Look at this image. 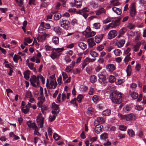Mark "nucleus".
<instances>
[{
  "label": "nucleus",
  "instance_id": "8fccbe9b",
  "mask_svg": "<svg viewBox=\"0 0 146 146\" xmlns=\"http://www.w3.org/2000/svg\"><path fill=\"white\" fill-rule=\"evenodd\" d=\"M96 59V58L91 59L87 57L84 60H85V61L86 62H93Z\"/></svg>",
  "mask_w": 146,
  "mask_h": 146
},
{
  "label": "nucleus",
  "instance_id": "393cba45",
  "mask_svg": "<svg viewBox=\"0 0 146 146\" xmlns=\"http://www.w3.org/2000/svg\"><path fill=\"white\" fill-rule=\"evenodd\" d=\"M96 14L97 15H99L106 12L105 10L103 8H99L98 10L95 11Z\"/></svg>",
  "mask_w": 146,
  "mask_h": 146
},
{
  "label": "nucleus",
  "instance_id": "f3484780",
  "mask_svg": "<svg viewBox=\"0 0 146 146\" xmlns=\"http://www.w3.org/2000/svg\"><path fill=\"white\" fill-rule=\"evenodd\" d=\"M74 3H70L72 6H74V5L78 8H80L82 5V0H74Z\"/></svg>",
  "mask_w": 146,
  "mask_h": 146
},
{
  "label": "nucleus",
  "instance_id": "6ab92c4d",
  "mask_svg": "<svg viewBox=\"0 0 146 146\" xmlns=\"http://www.w3.org/2000/svg\"><path fill=\"white\" fill-rule=\"evenodd\" d=\"M104 35L103 34L98 35L95 37V40L97 43H99L103 38Z\"/></svg>",
  "mask_w": 146,
  "mask_h": 146
},
{
  "label": "nucleus",
  "instance_id": "09e8293b",
  "mask_svg": "<svg viewBox=\"0 0 146 146\" xmlns=\"http://www.w3.org/2000/svg\"><path fill=\"white\" fill-rule=\"evenodd\" d=\"M119 129L122 131H125L127 129V127L123 125H121L119 126Z\"/></svg>",
  "mask_w": 146,
  "mask_h": 146
},
{
  "label": "nucleus",
  "instance_id": "5fc2aeb1",
  "mask_svg": "<svg viewBox=\"0 0 146 146\" xmlns=\"http://www.w3.org/2000/svg\"><path fill=\"white\" fill-rule=\"evenodd\" d=\"M53 137L56 141H58L60 139V137L56 133L53 134Z\"/></svg>",
  "mask_w": 146,
  "mask_h": 146
},
{
  "label": "nucleus",
  "instance_id": "774afa93",
  "mask_svg": "<svg viewBox=\"0 0 146 146\" xmlns=\"http://www.w3.org/2000/svg\"><path fill=\"white\" fill-rule=\"evenodd\" d=\"M66 63L70 62L71 61V60L68 56H66L64 58Z\"/></svg>",
  "mask_w": 146,
  "mask_h": 146
},
{
  "label": "nucleus",
  "instance_id": "b1692460",
  "mask_svg": "<svg viewBox=\"0 0 146 146\" xmlns=\"http://www.w3.org/2000/svg\"><path fill=\"white\" fill-rule=\"evenodd\" d=\"M47 36V35L46 34L39 35L38 37L37 38V40L38 42H40L44 41Z\"/></svg>",
  "mask_w": 146,
  "mask_h": 146
},
{
  "label": "nucleus",
  "instance_id": "a878e982",
  "mask_svg": "<svg viewBox=\"0 0 146 146\" xmlns=\"http://www.w3.org/2000/svg\"><path fill=\"white\" fill-rule=\"evenodd\" d=\"M87 42L88 44L89 47L90 48L93 47L96 44L94 42V39L92 38L88 39Z\"/></svg>",
  "mask_w": 146,
  "mask_h": 146
},
{
  "label": "nucleus",
  "instance_id": "72a5a7b5",
  "mask_svg": "<svg viewBox=\"0 0 146 146\" xmlns=\"http://www.w3.org/2000/svg\"><path fill=\"white\" fill-rule=\"evenodd\" d=\"M111 114V111L110 110H107L103 111L102 113L103 115L107 116L110 115Z\"/></svg>",
  "mask_w": 146,
  "mask_h": 146
},
{
  "label": "nucleus",
  "instance_id": "423d86ee",
  "mask_svg": "<svg viewBox=\"0 0 146 146\" xmlns=\"http://www.w3.org/2000/svg\"><path fill=\"white\" fill-rule=\"evenodd\" d=\"M117 34V31L114 30L110 31L108 35V38L109 39H111L116 36Z\"/></svg>",
  "mask_w": 146,
  "mask_h": 146
},
{
  "label": "nucleus",
  "instance_id": "6e6552de",
  "mask_svg": "<svg viewBox=\"0 0 146 146\" xmlns=\"http://www.w3.org/2000/svg\"><path fill=\"white\" fill-rule=\"evenodd\" d=\"M121 19L120 17H119L117 18V19L115 20L111 23L109 24L110 26V27L113 28L118 25L119 24V22L121 20Z\"/></svg>",
  "mask_w": 146,
  "mask_h": 146
},
{
  "label": "nucleus",
  "instance_id": "052dcab7",
  "mask_svg": "<svg viewBox=\"0 0 146 146\" xmlns=\"http://www.w3.org/2000/svg\"><path fill=\"white\" fill-rule=\"evenodd\" d=\"M53 114L52 115V117L51 116H50L49 117V119L50 121H52L54 120L56 118V116L57 115V114L52 113Z\"/></svg>",
  "mask_w": 146,
  "mask_h": 146
},
{
  "label": "nucleus",
  "instance_id": "4c0bfd02",
  "mask_svg": "<svg viewBox=\"0 0 146 146\" xmlns=\"http://www.w3.org/2000/svg\"><path fill=\"white\" fill-rule=\"evenodd\" d=\"M97 81L96 77L95 75H92L90 78V81L92 83H94Z\"/></svg>",
  "mask_w": 146,
  "mask_h": 146
},
{
  "label": "nucleus",
  "instance_id": "4468645a",
  "mask_svg": "<svg viewBox=\"0 0 146 146\" xmlns=\"http://www.w3.org/2000/svg\"><path fill=\"white\" fill-rule=\"evenodd\" d=\"M31 105V103H28V104L25 107L21 108L22 112L24 113L27 114L29 111V108Z\"/></svg>",
  "mask_w": 146,
  "mask_h": 146
},
{
  "label": "nucleus",
  "instance_id": "2f4dec72",
  "mask_svg": "<svg viewBox=\"0 0 146 146\" xmlns=\"http://www.w3.org/2000/svg\"><path fill=\"white\" fill-rule=\"evenodd\" d=\"M34 65V64L33 63L31 62L28 63V66L30 69L31 70H33L34 72H36V69L33 67Z\"/></svg>",
  "mask_w": 146,
  "mask_h": 146
},
{
  "label": "nucleus",
  "instance_id": "bf43d9fd",
  "mask_svg": "<svg viewBox=\"0 0 146 146\" xmlns=\"http://www.w3.org/2000/svg\"><path fill=\"white\" fill-rule=\"evenodd\" d=\"M90 54L93 57H96L98 56V53L94 51L90 52Z\"/></svg>",
  "mask_w": 146,
  "mask_h": 146
},
{
  "label": "nucleus",
  "instance_id": "2eb2a0df",
  "mask_svg": "<svg viewBox=\"0 0 146 146\" xmlns=\"http://www.w3.org/2000/svg\"><path fill=\"white\" fill-rule=\"evenodd\" d=\"M44 118L41 116H40L37 117L36 120L38 125L40 128L42 127L44 123Z\"/></svg>",
  "mask_w": 146,
  "mask_h": 146
},
{
  "label": "nucleus",
  "instance_id": "de8ad7c7",
  "mask_svg": "<svg viewBox=\"0 0 146 146\" xmlns=\"http://www.w3.org/2000/svg\"><path fill=\"white\" fill-rule=\"evenodd\" d=\"M25 97L28 98H31L32 97L33 95L31 92L27 91L26 93Z\"/></svg>",
  "mask_w": 146,
  "mask_h": 146
},
{
  "label": "nucleus",
  "instance_id": "7ed1b4c3",
  "mask_svg": "<svg viewBox=\"0 0 146 146\" xmlns=\"http://www.w3.org/2000/svg\"><path fill=\"white\" fill-rule=\"evenodd\" d=\"M39 78L38 76L37 77L33 75L31 77L30 81L32 85L35 87L39 86Z\"/></svg>",
  "mask_w": 146,
  "mask_h": 146
},
{
  "label": "nucleus",
  "instance_id": "4d7b16f0",
  "mask_svg": "<svg viewBox=\"0 0 146 146\" xmlns=\"http://www.w3.org/2000/svg\"><path fill=\"white\" fill-rule=\"evenodd\" d=\"M45 48L46 49V50L48 52V53H49L50 52V51H52V50L53 48H52V47L48 45H46L45 46Z\"/></svg>",
  "mask_w": 146,
  "mask_h": 146
},
{
  "label": "nucleus",
  "instance_id": "338daca9",
  "mask_svg": "<svg viewBox=\"0 0 146 146\" xmlns=\"http://www.w3.org/2000/svg\"><path fill=\"white\" fill-rule=\"evenodd\" d=\"M80 69L77 68L73 70V73L74 74H79L80 73Z\"/></svg>",
  "mask_w": 146,
  "mask_h": 146
},
{
  "label": "nucleus",
  "instance_id": "39448f33",
  "mask_svg": "<svg viewBox=\"0 0 146 146\" xmlns=\"http://www.w3.org/2000/svg\"><path fill=\"white\" fill-rule=\"evenodd\" d=\"M60 25L62 27L66 30L68 29L70 24L69 21L62 19L60 20Z\"/></svg>",
  "mask_w": 146,
  "mask_h": 146
},
{
  "label": "nucleus",
  "instance_id": "c756f323",
  "mask_svg": "<svg viewBox=\"0 0 146 146\" xmlns=\"http://www.w3.org/2000/svg\"><path fill=\"white\" fill-rule=\"evenodd\" d=\"M78 45L79 47L83 50L86 49L87 47V45L83 42H79Z\"/></svg>",
  "mask_w": 146,
  "mask_h": 146
},
{
  "label": "nucleus",
  "instance_id": "49530a36",
  "mask_svg": "<svg viewBox=\"0 0 146 146\" xmlns=\"http://www.w3.org/2000/svg\"><path fill=\"white\" fill-rule=\"evenodd\" d=\"M141 45V43H137L134 46V51L135 52L137 51L139 49Z\"/></svg>",
  "mask_w": 146,
  "mask_h": 146
},
{
  "label": "nucleus",
  "instance_id": "f257e3e1",
  "mask_svg": "<svg viewBox=\"0 0 146 146\" xmlns=\"http://www.w3.org/2000/svg\"><path fill=\"white\" fill-rule=\"evenodd\" d=\"M110 98L114 103L120 104L122 102V94L117 91H114L110 94Z\"/></svg>",
  "mask_w": 146,
  "mask_h": 146
},
{
  "label": "nucleus",
  "instance_id": "c9c22d12",
  "mask_svg": "<svg viewBox=\"0 0 146 146\" xmlns=\"http://www.w3.org/2000/svg\"><path fill=\"white\" fill-rule=\"evenodd\" d=\"M108 138V134L106 133H104L101 135L100 138L103 140H106Z\"/></svg>",
  "mask_w": 146,
  "mask_h": 146
},
{
  "label": "nucleus",
  "instance_id": "9d476101",
  "mask_svg": "<svg viewBox=\"0 0 146 146\" xmlns=\"http://www.w3.org/2000/svg\"><path fill=\"white\" fill-rule=\"evenodd\" d=\"M44 22H41L40 25L38 30V32L40 34H45L46 32V29L44 28Z\"/></svg>",
  "mask_w": 146,
  "mask_h": 146
},
{
  "label": "nucleus",
  "instance_id": "9b49d317",
  "mask_svg": "<svg viewBox=\"0 0 146 146\" xmlns=\"http://www.w3.org/2000/svg\"><path fill=\"white\" fill-rule=\"evenodd\" d=\"M106 68L109 72H112L115 69V67L113 64H109L106 66Z\"/></svg>",
  "mask_w": 146,
  "mask_h": 146
},
{
  "label": "nucleus",
  "instance_id": "79ce46f5",
  "mask_svg": "<svg viewBox=\"0 0 146 146\" xmlns=\"http://www.w3.org/2000/svg\"><path fill=\"white\" fill-rule=\"evenodd\" d=\"M113 52L115 54L116 56H120V54L121 53V50L118 49H115Z\"/></svg>",
  "mask_w": 146,
  "mask_h": 146
},
{
  "label": "nucleus",
  "instance_id": "c03bdc74",
  "mask_svg": "<svg viewBox=\"0 0 146 146\" xmlns=\"http://www.w3.org/2000/svg\"><path fill=\"white\" fill-rule=\"evenodd\" d=\"M20 58H21V56H20L15 54L13 58V60L15 62L17 63L18 60Z\"/></svg>",
  "mask_w": 146,
  "mask_h": 146
},
{
  "label": "nucleus",
  "instance_id": "37998d69",
  "mask_svg": "<svg viewBox=\"0 0 146 146\" xmlns=\"http://www.w3.org/2000/svg\"><path fill=\"white\" fill-rule=\"evenodd\" d=\"M76 99L75 98H74L70 101V103L71 104H72L74 106L77 107L78 105L76 103Z\"/></svg>",
  "mask_w": 146,
  "mask_h": 146
},
{
  "label": "nucleus",
  "instance_id": "0e129e2a",
  "mask_svg": "<svg viewBox=\"0 0 146 146\" xmlns=\"http://www.w3.org/2000/svg\"><path fill=\"white\" fill-rule=\"evenodd\" d=\"M83 98V96L81 95H79L77 97V101L79 102L80 103L81 101L82 100Z\"/></svg>",
  "mask_w": 146,
  "mask_h": 146
},
{
  "label": "nucleus",
  "instance_id": "a211bd4d",
  "mask_svg": "<svg viewBox=\"0 0 146 146\" xmlns=\"http://www.w3.org/2000/svg\"><path fill=\"white\" fill-rule=\"evenodd\" d=\"M131 107L130 105H126L123 108L122 111L123 113H127L131 110Z\"/></svg>",
  "mask_w": 146,
  "mask_h": 146
},
{
  "label": "nucleus",
  "instance_id": "ea45409f",
  "mask_svg": "<svg viewBox=\"0 0 146 146\" xmlns=\"http://www.w3.org/2000/svg\"><path fill=\"white\" fill-rule=\"evenodd\" d=\"M127 132L129 136L133 137L134 136L135 133L134 131L132 129H128Z\"/></svg>",
  "mask_w": 146,
  "mask_h": 146
},
{
  "label": "nucleus",
  "instance_id": "c85d7f7f",
  "mask_svg": "<svg viewBox=\"0 0 146 146\" xmlns=\"http://www.w3.org/2000/svg\"><path fill=\"white\" fill-rule=\"evenodd\" d=\"M96 34V32L94 31L91 32L88 31L85 34V36L87 38L91 37L94 36Z\"/></svg>",
  "mask_w": 146,
  "mask_h": 146
},
{
  "label": "nucleus",
  "instance_id": "dca6fc26",
  "mask_svg": "<svg viewBox=\"0 0 146 146\" xmlns=\"http://www.w3.org/2000/svg\"><path fill=\"white\" fill-rule=\"evenodd\" d=\"M26 123L29 128H32L33 130L38 129L37 126L34 122L32 123L31 121H27Z\"/></svg>",
  "mask_w": 146,
  "mask_h": 146
},
{
  "label": "nucleus",
  "instance_id": "a18cd8bd",
  "mask_svg": "<svg viewBox=\"0 0 146 146\" xmlns=\"http://www.w3.org/2000/svg\"><path fill=\"white\" fill-rule=\"evenodd\" d=\"M54 31L58 35H60L61 34V31L60 28L58 27H55L54 29Z\"/></svg>",
  "mask_w": 146,
  "mask_h": 146
},
{
  "label": "nucleus",
  "instance_id": "f8f14e48",
  "mask_svg": "<svg viewBox=\"0 0 146 146\" xmlns=\"http://www.w3.org/2000/svg\"><path fill=\"white\" fill-rule=\"evenodd\" d=\"M57 85V83L55 79H52L51 80L49 84L48 87L50 89H54Z\"/></svg>",
  "mask_w": 146,
  "mask_h": 146
},
{
  "label": "nucleus",
  "instance_id": "cd10ccee",
  "mask_svg": "<svg viewBox=\"0 0 146 146\" xmlns=\"http://www.w3.org/2000/svg\"><path fill=\"white\" fill-rule=\"evenodd\" d=\"M112 9L113 11L117 15H120L121 14V9L119 8L115 7H113L112 8Z\"/></svg>",
  "mask_w": 146,
  "mask_h": 146
},
{
  "label": "nucleus",
  "instance_id": "0eeeda50",
  "mask_svg": "<svg viewBox=\"0 0 146 146\" xmlns=\"http://www.w3.org/2000/svg\"><path fill=\"white\" fill-rule=\"evenodd\" d=\"M52 113L58 114L60 111L59 105L56 104L54 103L52 104Z\"/></svg>",
  "mask_w": 146,
  "mask_h": 146
},
{
  "label": "nucleus",
  "instance_id": "412c9836",
  "mask_svg": "<svg viewBox=\"0 0 146 146\" xmlns=\"http://www.w3.org/2000/svg\"><path fill=\"white\" fill-rule=\"evenodd\" d=\"M105 121L104 120L103 118L102 117H98L97 118V119L95 120L94 122V125L98 124V123H104Z\"/></svg>",
  "mask_w": 146,
  "mask_h": 146
},
{
  "label": "nucleus",
  "instance_id": "864d4df0",
  "mask_svg": "<svg viewBox=\"0 0 146 146\" xmlns=\"http://www.w3.org/2000/svg\"><path fill=\"white\" fill-rule=\"evenodd\" d=\"M101 25L100 23H94L93 25V26L94 28L97 29L99 28L100 27Z\"/></svg>",
  "mask_w": 146,
  "mask_h": 146
},
{
  "label": "nucleus",
  "instance_id": "473e14b6",
  "mask_svg": "<svg viewBox=\"0 0 146 146\" xmlns=\"http://www.w3.org/2000/svg\"><path fill=\"white\" fill-rule=\"evenodd\" d=\"M61 17V15L59 13H55L54 17V19L56 20H59Z\"/></svg>",
  "mask_w": 146,
  "mask_h": 146
},
{
  "label": "nucleus",
  "instance_id": "1a4fd4ad",
  "mask_svg": "<svg viewBox=\"0 0 146 146\" xmlns=\"http://www.w3.org/2000/svg\"><path fill=\"white\" fill-rule=\"evenodd\" d=\"M95 125H96V126L94 130L95 132L97 134L100 133V132L102 131L103 130V127L102 125L96 124Z\"/></svg>",
  "mask_w": 146,
  "mask_h": 146
},
{
  "label": "nucleus",
  "instance_id": "680f3d73",
  "mask_svg": "<svg viewBox=\"0 0 146 146\" xmlns=\"http://www.w3.org/2000/svg\"><path fill=\"white\" fill-rule=\"evenodd\" d=\"M131 59V57L129 56V55H127L124 59V62L125 63H127Z\"/></svg>",
  "mask_w": 146,
  "mask_h": 146
},
{
  "label": "nucleus",
  "instance_id": "13d9d810",
  "mask_svg": "<svg viewBox=\"0 0 146 146\" xmlns=\"http://www.w3.org/2000/svg\"><path fill=\"white\" fill-rule=\"evenodd\" d=\"M89 9L87 7H86L83 9L79 10L78 12H83V13H86L87 12H89Z\"/></svg>",
  "mask_w": 146,
  "mask_h": 146
},
{
  "label": "nucleus",
  "instance_id": "5701e85b",
  "mask_svg": "<svg viewBox=\"0 0 146 146\" xmlns=\"http://www.w3.org/2000/svg\"><path fill=\"white\" fill-rule=\"evenodd\" d=\"M45 99V97L43 96L38 98V101L37 103V104L38 107H40L42 105V104L44 101Z\"/></svg>",
  "mask_w": 146,
  "mask_h": 146
},
{
  "label": "nucleus",
  "instance_id": "f03ea898",
  "mask_svg": "<svg viewBox=\"0 0 146 146\" xmlns=\"http://www.w3.org/2000/svg\"><path fill=\"white\" fill-rule=\"evenodd\" d=\"M64 50V48H63L53 49L52 50L51 54L50 55L51 57L53 59L58 58L60 55V54L59 53L61 52Z\"/></svg>",
  "mask_w": 146,
  "mask_h": 146
},
{
  "label": "nucleus",
  "instance_id": "58836bf2",
  "mask_svg": "<svg viewBox=\"0 0 146 146\" xmlns=\"http://www.w3.org/2000/svg\"><path fill=\"white\" fill-rule=\"evenodd\" d=\"M115 78L114 76L110 75L109 77L108 80L110 82L113 83L115 81Z\"/></svg>",
  "mask_w": 146,
  "mask_h": 146
},
{
  "label": "nucleus",
  "instance_id": "bb28decb",
  "mask_svg": "<svg viewBox=\"0 0 146 146\" xmlns=\"http://www.w3.org/2000/svg\"><path fill=\"white\" fill-rule=\"evenodd\" d=\"M135 119V115L133 113H130L127 115V121H130L134 120Z\"/></svg>",
  "mask_w": 146,
  "mask_h": 146
},
{
  "label": "nucleus",
  "instance_id": "6e6d98bb",
  "mask_svg": "<svg viewBox=\"0 0 146 146\" xmlns=\"http://www.w3.org/2000/svg\"><path fill=\"white\" fill-rule=\"evenodd\" d=\"M77 13L82 15L85 19H86L88 15V14L87 13H84L83 12H78Z\"/></svg>",
  "mask_w": 146,
  "mask_h": 146
},
{
  "label": "nucleus",
  "instance_id": "603ef678",
  "mask_svg": "<svg viewBox=\"0 0 146 146\" xmlns=\"http://www.w3.org/2000/svg\"><path fill=\"white\" fill-rule=\"evenodd\" d=\"M70 23L73 26L77 25L78 24L77 20L75 19H72Z\"/></svg>",
  "mask_w": 146,
  "mask_h": 146
},
{
  "label": "nucleus",
  "instance_id": "e433bc0d",
  "mask_svg": "<svg viewBox=\"0 0 146 146\" xmlns=\"http://www.w3.org/2000/svg\"><path fill=\"white\" fill-rule=\"evenodd\" d=\"M131 71V66L130 65H129L127 66L126 69V72L128 76H130V75Z\"/></svg>",
  "mask_w": 146,
  "mask_h": 146
},
{
  "label": "nucleus",
  "instance_id": "4be33fe9",
  "mask_svg": "<svg viewBox=\"0 0 146 146\" xmlns=\"http://www.w3.org/2000/svg\"><path fill=\"white\" fill-rule=\"evenodd\" d=\"M130 14L131 17H134L135 16L136 13L135 7L134 5H133L130 7Z\"/></svg>",
  "mask_w": 146,
  "mask_h": 146
},
{
  "label": "nucleus",
  "instance_id": "3c124183",
  "mask_svg": "<svg viewBox=\"0 0 146 146\" xmlns=\"http://www.w3.org/2000/svg\"><path fill=\"white\" fill-rule=\"evenodd\" d=\"M94 112V110L92 108H89L88 109L87 111V113L89 115H92Z\"/></svg>",
  "mask_w": 146,
  "mask_h": 146
},
{
  "label": "nucleus",
  "instance_id": "20e7f679",
  "mask_svg": "<svg viewBox=\"0 0 146 146\" xmlns=\"http://www.w3.org/2000/svg\"><path fill=\"white\" fill-rule=\"evenodd\" d=\"M98 81L103 86H105L107 82L105 76L102 73H100L98 75Z\"/></svg>",
  "mask_w": 146,
  "mask_h": 146
},
{
  "label": "nucleus",
  "instance_id": "e2e57ef3",
  "mask_svg": "<svg viewBox=\"0 0 146 146\" xmlns=\"http://www.w3.org/2000/svg\"><path fill=\"white\" fill-rule=\"evenodd\" d=\"M124 80L123 79H119L117 81L115 82V83L117 85H120L122 84Z\"/></svg>",
  "mask_w": 146,
  "mask_h": 146
},
{
  "label": "nucleus",
  "instance_id": "a19ab883",
  "mask_svg": "<svg viewBox=\"0 0 146 146\" xmlns=\"http://www.w3.org/2000/svg\"><path fill=\"white\" fill-rule=\"evenodd\" d=\"M52 40L53 42L55 44H58L59 43V38L57 37L54 36L52 39Z\"/></svg>",
  "mask_w": 146,
  "mask_h": 146
},
{
  "label": "nucleus",
  "instance_id": "ddd939ff",
  "mask_svg": "<svg viewBox=\"0 0 146 146\" xmlns=\"http://www.w3.org/2000/svg\"><path fill=\"white\" fill-rule=\"evenodd\" d=\"M125 43V40L123 39H120L117 40L116 43L115 45L118 48H120L122 47Z\"/></svg>",
  "mask_w": 146,
  "mask_h": 146
},
{
  "label": "nucleus",
  "instance_id": "69168bd1",
  "mask_svg": "<svg viewBox=\"0 0 146 146\" xmlns=\"http://www.w3.org/2000/svg\"><path fill=\"white\" fill-rule=\"evenodd\" d=\"M39 107L41 108V111L43 113H44V111L47 110V108L45 106H40Z\"/></svg>",
  "mask_w": 146,
  "mask_h": 146
},
{
  "label": "nucleus",
  "instance_id": "aec40b11",
  "mask_svg": "<svg viewBox=\"0 0 146 146\" xmlns=\"http://www.w3.org/2000/svg\"><path fill=\"white\" fill-rule=\"evenodd\" d=\"M127 31L126 28L124 27L122 29L119 30L118 32L119 35L118 36V38H120L122 37L123 34L126 32Z\"/></svg>",
  "mask_w": 146,
  "mask_h": 146
},
{
  "label": "nucleus",
  "instance_id": "7c9ffc66",
  "mask_svg": "<svg viewBox=\"0 0 146 146\" xmlns=\"http://www.w3.org/2000/svg\"><path fill=\"white\" fill-rule=\"evenodd\" d=\"M30 72L29 70H27L24 72V77L26 80H28L29 78Z\"/></svg>",
  "mask_w": 146,
  "mask_h": 146
},
{
  "label": "nucleus",
  "instance_id": "f704fd0d",
  "mask_svg": "<svg viewBox=\"0 0 146 146\" xmlns=\"http://www.w3.org/2000/svg\"><path fill=\"white\" fill-rule=\"evenodd\" d=\"M130 95L134 99H136L138 97V94L135 92H132Z\"/></svg>",
  "mask_w": 146,
  "mask_h": 146
}]
</instances>
